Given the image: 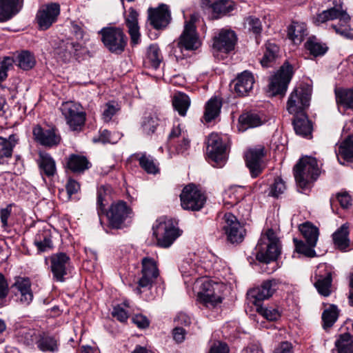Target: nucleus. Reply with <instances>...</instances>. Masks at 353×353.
I'll use <instances>...</instances> for the list:
<instances>
[{"label":"nucleus","mask_w":353,"mask_h":353,"mask_svg":"<svg viewBox=\"0 0 353 353\" xmlns=\"http://www.w3.org/2000/svg\"><path fill=\"white\" fill-rule=\"evenodd\" d=\"M223 221V230L228 241L231 243H241L244 239L245 231L236 216L231 213H226Z\"/></svg>","instance_id":"obj_15"},{"label":"nucleus","mask_w":353,"mask_h":353,"mask_svg":"<svg viewBox=\"0 0 353 353\" xmlns=\"http://www.w3.org/2000/svg\"><path fill=\"white\" fill-rule=\"evenodd\" d=\"M265 156L264 148L250 149L245 154L246 165L249 168L251 176H258L263 170L262 159Z\"/></svg>","instance_id":"obj_21"},{"label":"nucleus","mask_w":353,"mask_h":353,"mask_svg":"<svg viewBox=\"0 0 353 353\" xmlns=\"http://www.w3.org/2000/svg\"><path fill=\"white\" fill-rule=\"evenodd\" d=\"M254 83L253 74L250 72L245 70L239 74L234 81V90L238 96L244 97L252 89Z\"/></svg>","instance_id":"obj_23"},{"label":"nucleus","mask_w":353,"mask_h":353,"mask_svg":"<svg viewBox=\"0 0 353 353\" xmlns=\"http://www.w3.org/2000/svg\"><path fill=\"white\" fill-rule=\"evenodd\" d=\"M256 259L264 263L276 260L281 254L279 239L272 229H268L262 234L256 247Z\"/></svg>","instance_id":"obj_1"},{"label":"nucleus","mask_w":353,"mask_h":353,"mask_svg":"<svg viewBox=\"0 0 353 353\" xmlns=\"http://www.w3.org/2000/svg\"><path fill=\"white\" fill-rule=\"evenodd\" d=\"M299 230L308 245L316 246L319 234V229L316 226L306 222L299 226Z\"/></svg>","instance_id":"obj_39"},{"label":"nucleus","mask_w":353,"mask_h":353,"mask_svg":"<svg viewBox=\"0 0 353 353\" xmlns=\"http://www.w3.org/2000/svg\"><path fill=\"white\" fill-rule=\"evenodd\" d=\"M38 165L42 176L51 177L57 172L56 163L52 157L47 153H40Z\"/></svg>","instance_id":"obj_32"},{"label":"nucleus","mask_w":353,"mask_h":353,"mask_svg":"<svg viewBox=\"0 0 353 353\" xmlns=\"http://www.w3.org/2000/svg\"><path fill=\"white\" fill-rule=\"evenodd\" d=\"M121 136L119 133L111 134L110 131L106 129L99 130V135L98 137L93 138L94 143L101 142L103 144L111 143L114 144L117 143Z\"/></svg>","instance_id":"obj_51"},{"label":"nucleus","mask_w":353,"mask_h":353,"mask_svg":"<svg viewBox=\"0 0 353 353\" xmlns=\"http://www.w3.org/2000/svg\"><path fill=\"white\" fill-rule=\"evenodd\" d=\"M138 13L137 12L130 8L129 14L125 19L126 26L128 28V32L131 37V42L136 45L139 42L140 33L139 27L138 26Z\"/></svg>","instance_id":"obj_31"},{"label":"nucleus","mask_w":353,"mask_h":353,"mask_svg":"<svg viewBox=\"0 0 353 353\" xmlns=\"http://www.w3.org/2000/svg\"><path fill=\"white\" fill-rule=\"evenodd\" d=\"M307 34L306 24L303 22L292 21L288 28V37L295 44L301 43Z\"/></svg>","instance_id":"obj_33"},{"label":"nucleus","mask_w":353,"mask_h":353,"mask_svg":"<svg viewBox=\"0 0 353 353\" xmlns=\"http://www.w3.org/2000/svg\"><path fill=\"white\" fill-rule=\"evenodd\" d=\"M279 47L273 43L268 42L265 44V50L261 59V63L263 67H270L278 56Z\"/></svg>","instance_id":"obj_44"},{"label":"nucleus","mask_w":353,"mask_h":353,"mask_svg":"<svg viewBox=\"0 0 353 353\" xmlns=\"http://www.w3.org/2000/svg\"><path fill=\"white\" fill-rule=\"evenodd\" d=\"M12 212V205H8L6 208H3L0 210V219L1 226L6 228L8 226V219L10 216Z\"/></svg>","instance_id":"obj_62"},{"label":"nucleus","mask_w":353,"mask_h":353,"mask_svg":"<svg viewBox=\"0 0 353 353\" xmlns=\"http://www.w3.org/2000/svg\"><path fill=\"white\" fill-rule=\"evenodd\" d=\"M294 74L293 67L285 61L270 78L268 92L270 95L284 94Z\"/></svg>","instance_id":"obj_5"},{"label":"nucleus","mask_w":353,"mask_h":353,"mask_svg":"<svg viewBox=\"0 0 353 353\" xmlns=\"http://www.w3.org/2000/svg\"><path fill=\"white\" fill-rule=\"evenodd\" d=\"M209 353H229V348L227 344L217 342L211 347Z\"/></svg>","instance_id":"obj_64"},{"label":"nucleus","mask_w":353,"mask_h":353,"mask_svg":"<svg viewBox=\"0 0 353 353\" xmlns=\"http://www.w3.org/2000/svg\"><path fill=\"white\" fill-rule=\"evenodd\" d=\"M292 123L297 134L306 137L311 134L312 130V123L305 112L295 114Z\"/></svg>","instance_id":"obj_30"},{"label":"nucleus","mask_w":353,"mask_h":353,"mask_svg":"<svg viewBox=\"0 0 353 353\" xmlns=\"http://www.w3.org/2000/svg\"><path fill=\"white\" fill-rule=\"evenodd\" d=\"M153 235L156 236L157 245L161 248H169L180 236L171 219H160L158 224L153 227Z\"/></svg>","instance_id":"obj_6"},{"label":"nucleus","mask_w":353,"mask_h":353,"mask_svg":"<svg viewBox=\"0 0 353 353\" xmlns=\"http://www.w3.org/2000/svg\"><path fill=\"white\" fill-rule=\"evenodd\" d=\"M339 312L336 306L332 305L324 310L322 314L323 327H332L338 319Z\"/></svg>","instance_id":"obj_50"},{"label":"nucleus","mask_w":353,"mask_h":353,"mask_svg":"<svg viewBox=\"0 0 353 353\" xmlns=\"http://www.w3.org/2000/svg\"><path fill=\"white\" fill-rule=\"evenodd\" d=\"M112 314L114 317L121 322H125L128 318V312L119 305L113 308Z\"/></svg>","instance_id":"obj_63"},{"label":"nucleus","mask_w":353,"mask_h":353,"mask_svg":"<svg viewBox=\"0 0 353 353\" xmlns=\"http://www.w3.org/2000/svg\"><path fill=\"white\" fill-rule=\"evenodd\" d=\"M18 137L11 134L8 139L0 137V159L12 157L13 148L18 143Z\"/></svg>","instance_id":"obj_38"},{"label":"nucleus","mask_w":353,"mask_h":353,"mask_svg":"<svg viewBox=\"0 0 353 353\" xmlns=\"http://www.w3.org/2000/svg\"><path fill=\"white\" fill-rule=\"evenodd\" d=\"M286 189L285 182L282 179L278 177L274 179V182L270 185V194L274 197H278L283 194Z\"/></svg>","instance_id":"obj_58"},{"label":"nucleus","mask_w":353,"mask_h":353,"mask_svg":"<svg viewBox=\"0 0 353 353\" xmlns=\"http://www.w3.org/2000/svg\"><path fill=\"white\" fill-rule=\"evenodd\" d=\"M236 41V35L233 30L222 29L214 37L213 48L218 51L228 53L234 50Z\"/></svg>","instance_id":"obj_20"},{"label":"nucleus","mask_w":353,"mask_h":353,"mask_svg":"<svg viewBox=\"0 0 353 353\" xmlns=\"http://www.w3.org/2000/svg\"><path fill=\"white\" fill-rule=\"evenodd\" d=\"M23 0H0V22H5L19 12Z\"/></svg>","instance_id":"obj_24"},{"label":"nucleus","mask_w":353,"mask_h":353,"mask_svg":"<svg viewBox=\"0 0 353 353\" xmlns=\"http://www.w3.org/2000/svg\"><path fill=\"white\" fill-rule=\"evenodd\" d=\"M179 270L183 276H192L196 272V263L192 258H185L179 265Z\"/></svg>","instance_id":"obj_52"},{"label":"nucleus","mask_w":353,"mask_h":353,"mask_svg":"<svg viewBox=\"0 0 353 353\" xmlns=\"http://www.w3.org/2000/svg\"><path fill=\"white\" fill-rule=\"evenodd\" d=\"M34 244L37 250L45 252L53 249V242L50 230L43 229L39 230L34 236Z\"/></svg>","instance_id":"obj_29"},{"label":"nucleus","mask_w":353,"mask_h":353,"mask_svg":"<svg viewBox=\"0 0 353 353\" xmlns=\"http://www.w3.org/2000/svg\"><path fill=\"white\" fill-rule=\"evenodd\" d=\"M84 52H85V49L82 42L74 41L69 39L61 44L58 54L66 61L70 59L72 56L79 58Z\"/></svg>","instance_id":"obj_22"},{"label":"nucleus","mask_w":353,"mask_h":353,"mask_svg":"<svg viewBox=\"0 0 353 353\" xmlns=\"http://www.w3.org/2000/svg\"><path fill=\"white\" fill-rule=\"evenodd\" d=\"M33 135L35 139L41 145L53 146L59 143L60 139L56 135L53 129H43L37 125L33 128Z\"/></svg>","instance_id":"obj_25"},{"label":"nucleus","mask_w":353,"mask_h":353,"mask_svg":"<svg viewBox=\"0 0 353 353\" xmlns=\"http://www.w3.org/2000/svg\"><path fill=\"white\" fill-rule=\"evenodd\" d=\"M336 346L339 353H353V336L349 333L341 334Z\"/></svg>","instance_id":"obj_45"},{"label":"nucleus","mask_w":353,"mask_h":353,"mask_svg":"<svg viewBox=\"0 0 353 353\" xmlns=\"http://www.w3.org/2000/svg\"><path fill=\"white\" fill-rule=\"evenodd\" d=\"M99 34L101 36V41L105 48L111 53L121 54L128 43V37L122 29L117 27L103 28Z\"/></svg>","instance_id":"obj_3"},{"label":"nucleus","mask_w":353,"mask_h":353,"mask_svg":"<svg viewBox=\"0 0 353 353\" xmlns=\"http://www.w3.org/2000/svg\"><path fill=\"white\" fill-rule=\"evenodd\" d=\"M120 110L119 105L114 102L111 101L105 104L102 118L105 122H109L112 117Z\"/></svg>","instance_id":"obj_55"},{"label":"nucleus","mask_w":353,"mask_h":353,"mask_svg":"<svg viewBox=\"0 0 353 353\" xmlns=\"http://www.w3.org/2000/svg\"><path fill=\"white\" fill-rule=\"evenodd\" d=\"M319 175L317 161L312 157L301 158L294 167V176L297 185L304 190Z\"/></svg>","instance_id":"obj_2"},{"label":"nucleus","mask_w":353,"mask_h":353,"mask_svg":"<svg viewBox=\"0 0 353 353\" xmlns=\"http://www.w3.org/2000/svg\"><path fill=\"white\" fill-rule=\"evenodd\" d=\"M14 59L7 57L0 62V83L6 79L7 72L12 67Z\"/></svg>","instance_id":"obj_59"},{"label":"nucleus","mask_w":353,"mask_h":353,"mask_svg":"<svg viewBox=\"0 0 353 353\" xmlns=\"http://www.w3.org/2000/svg\"><path fill=\"white\" fill-rule=\"evenodd\" d=\"M349 234V225L344 223L332 234L335 246L341 251L348 250L350 243Z\"/></svg>","instance_id":"obj_28"},{"label":"nucleus","mask_w":353,"mask_h":353,"mask_svg":"<svg viewBox=\"0 0 353 353\" xmlns=\"http://www.w3.org/2000/svg\"><path fill=\"white\" fill-rule=\"evenodd\" d=\"M305 46L306 49L310 51V54L315 57L324 54L327 50V48L325 45L319 42L314 37L310 38Z\"/></svg>","instance_id":"obj_49"},{"label":"nucleus","mask_w":353,"mask_h":353,"mask_svg":"<svg viewBox=\"0 0 353 353\" xmlns=\"http://www.w3.org/2000/svg\"><path fill=\"white\" fill-rule=\"evenodd\" d=\"M172 105L179 115L184 117L190 105V99L185 93H175L172 97Z\"/></svg>","instance_id":"obj_37"},{"label":"nucleus","mask_w":353,"mask_h":353,"mask_svg":"<svg viewBox=\"0 0 353 353\" xmlns=\"http://www.w3.org/2000/svg\"><path fill=\"white\" fill-rule=\"evenodd\" d=\"M159 125V119L154 115L145 117L142 123V128L146 134H151L154 132Z\"/></svg>","instance_id":"obj_54"},{"label":"nucleus","mask_w":353,"mask_h":353,"mask_svg":"<svg viewBox=\"0 0 353 353\" xmlns=\"http://www.w3.org/2000/svg\"><path fill=\"white\" fill-rule=\"evenodd\" d=\"M336 101L345 109H353V90L336 89Z\"/></svg>","instance_id":"obj_41"},{"label":"nucleus","mask_w":353,"mask_h":353,"mask_svg":"<svg viewBox=\"0 0 353 353\" xmlns=\"http://www.w3.org/2000/svg\"><path fill=\"white\" fill-rule=\"evenodd\" d=\"M332 284V272H327L324 276L319 275L315 282V287L319 294L324 296H327L330 294Z\"/></svg>","instance_id":"obj_43"},{"label":"nucleus","mask_w":353,"mask_h":353,"mask_svg":"<svg viewBox=\"0 0 353 353\" xmlns=\"http://www.w3.org/2000/svg\"><path fill=\"white\" fill-rule=\"evenodd\" d=\"M142 269L138 286L134 289L137 294L142 293V289L150 290L159 275L157 262L150 257H144L141 260Z\"/></svg>","instance_id":"obj_9"},{"label":"nucleus","mask_w":353,"mask_h":353,"mask_svg":"<svg viewBox=\"0 0 353 353\" xmlns=\"http://www.w3.org/2000/svg\"><path fill=\"white\" fill-rule=\"evenodd\" d=\"M60 4L51 2L41 6L37 12L35 21L39 30H46L58 21Z\"/></svg>","instance_id":"obj_10"},{"label":"nucleus","mask_w":353,"mask_h":353,"mask_svg":"<svg viewBox=\"0 0 353 353\" xmlns=\"http://www.w3.org/2000/svg\"><path fill=\"white\" fill-rule=\"evenodd\" d=\"M60 110L72 130L79 131L81 130L85 124V113L79 103L73 101L64 102Z\"/></svg>","instance_id":"obj_7"},{"label":"nucleus","mask_w":353,"mask_h":353,"mask_svg":"<svg viewBox=\"0 0 353 353\" xmlns=\"http://www.w3.org/2000/svg\"><path fill=\"white\" fill-rule=\"evenodd\" d=\"M148 19L155 29L165 28L171 19L168 6L165 4H161L157 8H149Z\"/></svg>","instance_id":"obj_19"},{"label":"nucleus","mask_w":353,"mask_h":353,"mask_svg":"<svg viewBox=\"0 0 353 353\" xmlns=\"http://www.w3.org/2000/svg\"><path fill=\"white\" fill-rule=\"evenodd\" d=\"M68 168L74 173H81L90 167L88 159L82 155L71 154L67 162Z\"/></svg>","instance_id":"obj_35"},{"label":"nucleus","mask_w":353,"mask_h":353,"mask_svg":"<svg viewBox=\"0 0 353 353\" xmlns=\"http://www.w3.org/2000/svg\"><path fill=\"white\" fill-rule=\"evenodd\" d=\"M14 63L23 70H28L35 65L36 60L30 52L24 50L17 54L14 59Z\"/></svg>","instance_id":"obj_42"},{"label":"nucleus","mask_w":353,"mask_h":353,"mask_svg":"<svg viewBox=\"0 0 353 353\" xmlns=\"http://www.w3.org/2000/svg\"><path fill=\"white\" fill-rule=\"evenodd\" d=\"M134 157L139 161L140 166L148 174H155L159 172V164L155 159L146 153L137 154Z\"/></svg>","instance_id":"obj_36"},{"label":"nucleus","mask_w":353,"mask_h":353,"mask_svg":"<svg viewBox=\"0 0 353 353\" xmlns=\"http://www.w3.org/2000/svg\"><path fill=\"white\" fill-rule=\"evenodd\" d=\"M222 106L220 99L216 97L210 99L205 105V110L203 115L204 120L209 123L219 116Z\"/></svg>","instance_id":"obj_40"},{"label":"nucleus","mask_w":353,"mask_h":353,"mask_svg":"<svg viewBox=\"0 0 353 353\" xmlns=\"http://www.w3.org/2000/svg\"><path fill=\"white\" fill-rule=\"evenodd\" d=\"M310 95V91L307 88L303 87L295 88L291 92L287 102L288 112L294 115L305 112V109L309 106Z\"/></svg>","instance_id":"obj_12"},{"label":"nucleus","mask_w":353,"mask_h":353,"mask_svg":"<svg viewBox=\"0 0 353 353\" xmlns=\"http://www.w3.org/2000/svg\"><path fill=\"white\" fill-rule=\"evenodd\" d=\"M106 196H107L106 190H105V187L101 186L100 188H99L98 191H97V210H98L99 214L106 212L105 208L106 204L103 203V201L105 200Z\"/></svg>","instance_id":"obj_60"},{"label":"nucleus","mask_w":353,"mask_h":353,"mask_svg":"<svg viewBox=\"0 0 353 353\" xmlns=\"http://www.w3.org/2000/svg\"><path fill=\"white\" fill-rule=\"evenodd\" d=\"M17 301L21 305L28 306L33 300L31 282L29 279L17 277L12 285Z\"/></svg>","instance_id":"obj_17"},{"label":"nucleus","mask_w":353,"mask_h":353,"mask_svg":"<svg viewBox=\"0 0 353 353\" xmlns=\"http://www.w3.org/2000/svg\"><path fill=\"white\" fill-rule=\"evenodd\" d=\"M327 15L330 20L339 19V22H349L350 17L346 12L343 10L341 8H331L326 10Z\"/></svg>","instance_id":"obj_53"},{"label":"nucleus","mask_w":353,"mask_h":353,"mask_svg":"<svg viewBox=\"0 0 353 353\" xmlns=\"http://www.w3.org/2000/svg\"><path fill=\"white\" fill-rule=\"evenodd\" d=\"M206 152L214 167H222L226 161V143L217 133H211L207 139Z\"/></svg>","instance_id":"obj_11"},{"label":"nucleus","mask_w":353,"mask_h":353,"mask_svg":"<svg viewBox=\"0 0 353 353\" xmlns=\"http://www.w3.org/2000/svg\"><path fill=\"white\" fill-rule=\"evenodd\" d=\"M246 23L249 30L253 33L258 34L261 33L262 26L261 21L259 18L255 17H249L246 19Z\"/></svg>","instance_id":"obj_61"},{"label":"nucleus","mask_w":353,"mask_h":353,"mask_svg":"<svg viewBox=\"0 0 353 353\" xmlns=\"http://www.w3.org/2000/svg\"><path fill=\"white\" fill-rule=\"evenodd\" d=\"M50 261L53 279L58 282H63L64 276L68 273L70 257L65 253L59 252L52 254L50 257Z\"/></svg>","instance_id":"obj_18"},{"label":"nucleus","mask_w":353,"mask_h":353,"mask_svg":"<svg viewBox=\"0 0 353 353\" xmlns=\"http://www.w3.org/2000/svg\"><path fill=\"white\" fill-rule=\"evenodd\" d=\"M294 242L295 243V250L298 253L303 254L308 257L315 256V251L313 249L315 246H311L307 243L306 245L303 241H298L296 239H294Z\"/></svg>","instance_id":"obj_56"},{"label":"nucleus","mask_w":353,"mask_h":353,"mask_svg":"<svg viewBox=\"0 0 353 353\" xmlns=\"http://www.w3.org/2000/svg\"><path fill=\"white\" fill-rule=\"evenodd\" d=\"M277 285V281L275 279L264 281L261 285L248 291V298L255 306L261 305V301L268 299L275 292Z\"/></svg>","instance_id":"obj_16"},{"label":"nucleus","mask_w":353,"mask_h":353,"mask_svg":"<svg viewBox=\"0 0 353 353\" xmlns=\"http://www.w3.org/2000/svg\"><path fill=\"white\" fill-rule=\"evenodd\" d=\"M336 155L340 163L341 159L346 161L353 162V134L348 136L339 144H336Z\"/></svg>","instance_id":"obj_27"},{"label":"nucleus","mask_w":353,"mask_h":353,"mask_svg":"<svg viewBox=\"0 0 353 353\" xmlns=\"http://www.w3.org/2000/svg\"><path fill=\"white\" fill-rule=\"evenodd\" d=\"M38 348L42 352H54L58 350L57 340L50 336H43L37 342Z\"/></svg>","instance_id":"obj_46"},{"label":"nucleus","mask_w":353,"mask_h":353,"mask_svg":"<svg viewBox=\"0 0 353 353\" xmlns=\"http://www.w3.org/2000/svg\"><path fill=\"white\" fill-rule=\"evenodd\" d=\"M200 283V291L198 292L199 301L206 307L214 308L221 303V285L205 278L197 281Z\"/></svg>","instance_id":"obj_4"},{"label":"nucleus","mask_w":353,"mask_h":353,"mask_svg":"<svg viewBox=\"0 0 353 353\" xmlns=\"http://www.w3.org/2000/svg\"><path fill=\"white\" fill-rule=\"evenodd\" d=\"M256 311L265 319L270 321H274L279 319L281 313L279 310L274 307H265L262 305H256Z\"/></svg>","instance_id":"obj_48"},{"label":"nucleus","mask_w":353,"mask_h":353,"mask_svg":"<svg viewBox=\"0 0 353 353\" xmlns=\"http://www.w3.org/2000/svg\"><path fill=\"white\" fill-rule=\"evenodd\" d=\"M180 200L183 209L199 211L204 206L206 196L195 185L190 184L183 189Z\"/></svg>","instance_id":"obj_8"},{"label":"nucleus","mask_w":353,"mask_h":353,"mask_svg":"<svg viewBox=\"0 0 353 353\" xmlns=\"http://www.w3.org/2000/svg\"><path fill=\"white\" fill-rule=\"evenodd\" d=\"M132 215V209L123 201L112 203L107 212L109 224L115 229L121 228L124 221Z\"/></svg>","instance_id":"obj_14"},{"label":"nucleus","mask_w":353,"mask_h":353,"mask_svg":"<svg viewBox=\"0 0 353 353\" xmlns=\"http://www.w3.org/2000/svg\"><path fill=\"white\" fill-rule=\"evenodd\" d=\"M147 59L152 68L155 69L159 68L162 61L163 56L157 45L152 44L149 46L147 50Z\"/></svg>","instance_id":"obj_47"},{"label":"nucleus","mask_w":353,"mask_h":353,"mask_svg":"<svg viewBox=\"0 0 353 353\" xmlns=\"http://www.w3.org/2000/svg\"><path fill=\"white\" fill-rule=\"evenodd\" d=\"M196 18L192 15L189 21L185 23L183 33L178 41L179 48L183 50H194L201 46V42L196 32L194 26Z\"/></svg>","instance_id":"obj_13"},{"label":"nucleus","mask_w":353,"mask_h":353,"mask_svg":"<svg viewBox=\"0 0 353 353\" xmlns=\"http://www.w3.org/2000/svg\"><path fill=\"white\" fill-rule=\"evenodd\" d=\"M203 3L209 4L213 17L218 19L225 15L234 9L235 4L232 0H217L210 3V0H203Z\"/></svg>","instance_id":"obj_26"},{"label":"nucleus","mask_w":353,"mask_h":353,"mask_svg":"<svg viewBox=\"0 0 353 353\" xmlns=\"http://www.w3.org/2000/svg\"><path fill=\"white\" fill-rule=\"evenodd\" d=\"M239 121L242 125L248 128L260 126L267 121V119L263 113L250 112L241 114Z\"/></svg>","instance_id":"obj_34"},{"label":"nucleus","mask_w":353,"mask_h":353,"mask_svg":"<svg viewBox=\"0 0 353 353\" xmlns=\"http://www.w3.org/2000/svg\"><path fill=\"white\" fill-rule=\"evenodd\" d=\"M332 27L337 34L347 39H353V28L350 27L348 22H339L338 25H332Z\"/></svg>","instance_id":"obj_57"}]
</instances>
